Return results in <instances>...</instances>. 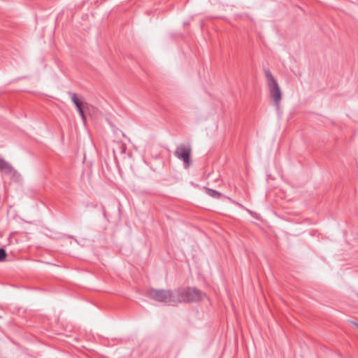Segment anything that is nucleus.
Masks as SVG:
<instances>
[{
  "label": "nucleus",
  "mask_w": 358,
  "mask_h": 358,
  "mask_svg": "<svg viewBox=\"0 0 358 358\" xmlns=\"http://www.w3.org/2000/svg\"><path fill=\"white\" fill-rule=\"evenodd\" d=\"M179 303L199 301L205 297V294L195 289L183 288L178 290Z\"/></svg>",
  "instance_id": "2"
},
{
  "label": "nucleus",
  "mask_w": 358,
  "mask_h": 358,
  "mask_svg": "<svg viewBox=\"0 0 358 358\" xmlns=\"http://www.w3.org/2000/svg\"><path fill=\"white\" fill-rule=\"evenodd\" d=\"M266 77L267 80V85L269 90L270 94L275 103L276 105H278L282 98V94L280 86L277 80L274 78L271 72H266Z\"/></svg>",
  "instance_id": "3"
},
{
  "label": "nucleus",
  "mask_w": 358,
  "mask_h": 358,
  "mask_svg": "<svg viewBox=\"0 0 358 358\" xmlns=\"http://www.w3.org/2000/svg\"><path fill=\"white\" fill-rule=\"evenodd\" d=\"M191 149L189 147L180 146L176 151V155L178 158L181 159L185 162L186 166L189 165V156Z\"/></svg>",
  "instance_id": "5"
},
{
  "label": "nucleus",
  "mask_w": 358,
  "mask_h": 358,
  "mask_svg": "<svg viewBox=\"0 0 358 358\" xmlns=\"http://www.w3.org/2000/svg\"><path fill=\"white\" fill-rule=\"evenodd\" d=\"M6 251L2 249V248H0V262H2V261H4L6 258Z\"/></svg>",
  "instance_id": "8"
},
{
  "label": "nucleus",
  "mask_w": 358,
  "mask_h": 358,
  "mask_svg": "<svg viewBox=\"0 0 358 358\" xmlns=\"http://www.w3.org/2000/svg\"><path fill=\"white\" fill-rule=\"evenodd\" d=\"M150 296L157 301L175 305L179 303L178 290L171 292L165 289H155L150 293Z\"/></svg>",
  "instance_id": "1"
},
{
  "label": "nucleus",
  "mask_w": 358,
  "mask_h": 358,
  "mask_svg": "<svg viewBox=\"0 0 358 358\" xmlns=\"http://www.w3.org/2000/svg\"><path fill=\"white\" fill-rule=\"evenodd\" d=\"M206 192L209 196H210L213 198L217 199V198H220V193H219L218 192L213 190V189H207Z\"/></svg>",
  "instance_id": "7"
},
{
  "label": "nucleus",
  "mask_w": 358,
  "mask_h": 358,
  "mask_svg": "<svg viewBox=\"0 0 358 358\" xmlns=\"http://www.w3.org/2000/svg\"><path fill=\"white\" fill-rule=\"evenodd\" d=\"M354 327L358 331V323L357 322H352Z\"/></svg>",
  "instance_id": "9"
},
{
  "label": "nucleus",
  "mask_w": 358,
  "mask_h": 358,
  "mask_svg": "<svg viewBox=\"0 0 358 358\" xmlns=\"http://www.w3.org/2000/svg\"><path fill=\"white\" fill-rule=\"evenodd\" d=\"M0 171H3L7 174H11L15 172V169L10 164L0 157Z\"/></svg>",
  "instance_id": "6"
},
{
  "label": "nucleus",
  "mask_w": 358,
  "mask_h": 358,
  "mask_svg": "<svg viewBox=\"0 0 358 358\" xmlns=\"http://www.w3.org/2000/svg\"><path fill=\"white\" fill-rule=\"evenodd\" d=\"M71 100L75 104L81 118L84 123L86 122V115L85 110L88 108V103L80 99L76 94H73L71 96Z\"/></svg>",
  "instance_id": "4"
}]
</instances>
